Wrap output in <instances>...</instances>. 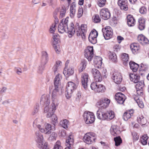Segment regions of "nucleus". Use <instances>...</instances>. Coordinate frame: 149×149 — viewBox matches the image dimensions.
<instances>
[{
  "mask_svg": "<svg viewBox=\"0 0 149 149\" xmlns=\"http://www.w3.org/2000/svg\"><path fill=\"white\" fill-rule=\"evenodd\" d=\"M69 18L67 17L64 19H63L61 20L58 26V32L61 33L64 32H67L69 34V37L71 38L76 31L78 36L81 37L83 39H85L84 33L86 31V25L82 24L80 27L79 24L77 23L74 27L73 23L71 22L68 27V23Z\"/></svg>",
  "mask_w": 149,
  "mask_h": 149,
  "instance_id": "nucleus-1",
  "label": "nucleus"
},
{
  "mask_svg": "<svg viewBox=\"0 0 149 149\" xmlns=\"http://www.w3.org/2000/svg\"><path fill=\"white\" fill-rule=\"evenodd\" d=\"M52 104L51 105L52 108L48 107L50 102V98L46 96L42 95L41 97L40 102V103L45 106L44 109V112L46 113L48 112L49 111H54L55 110L56 105L58 104V96L55 95V97H53V94L52 95Z\"/></svg>",
  "mask_w": 149,
  "mask_h": 149,
  "instance_id": "nucleus-2",
  "label": "nucleus"
},
{
  "mask_svg": "<svg viewBox=\"0 0 149 149\" xmlns=\"http://www.w3.org/2000/svg\"><path fill=\"white\" fill-rule=\"evenodd\" d=\"M60 81L59 74H58L56 75L54 79V87L51 86L49 87L50 91L53 90L52 94L53 97H55V95L59 96L62 94V90L59 87Z\"/></svg>",
  "mask_w": 149,
  "mask_h": 149,
  "instance_id": "nucleus-3",
  "label": "nucleus"
},
{
  "mask_svg": "<svg viewBox=\"0 0 149 149\" xmlns=\"http://www.w3.org/2000/svg\"><path fill=\"white\" fill-rule=\"evenodd\" d=\"M35 140L37 147L40 149H48V143L45 142L42 134L39 131L35 132Z\"/></svg>",
  "mask_w": 149,
  "mask_h": 149,
  "instance_id": "nucleus-4",
  "label": "nucleus"
},
{
  "mask_svg": "<svg viewBox=\"0 0 149 149\" xmlns=\"http://www.w3.org/2000/svg\"><path fill=\"white\" fill-rule=\"evenodd\" d=\"M97 116L98 119L100 120H110L114 117V112L112 111H107L104 113L101 112L99 110L97 112Z\"/></svg>",
  "mask_w": 149,
  "mask_h": 149,
  "instance_id": "nucleus-5",
  "label": "nucleus"
},
{
  "mask_svg": "<svg viewBox=\"0 0 149 149\" xmlns=\"http://www.w3.org/2000/svg\"><path fill=\"white\" fill-rule=\"evenodd\" d=\"M77 86L74 83L70 81L68 83L66 88L65 96L67 98L70 97L71 94L76 89Z\"/></svg>",
  "mask_w": 149,
  "mask_h": 149,
  "instance_id": "nucleus-6",
  "label": "nucleus"
},
{
  "mask_svg": "<svg viewBox=\"0 0 149 149\" xmlns=\"http://www.w3.org/2000/svg\"><path fill=\"white\" fill-rule=\"evenodd\" d=\"M95 134L93 132H89L85 134L83 140L85 143L90 144L95 141L96 139Z\"/></svg>",
  "mask_w": 149,
  "mask_h": 149,
  "instance_id": "nucleus-7",
  "label": "nucleus"
},
{
  "mask_svg": "<svg viewBox=\"0 0 149 149\" xmlns=\"http://www.w3.org/2000/svg\"><path fill=\"white\" fill-rule=\"evenodd\" d=\"M83 117L87 124H91L95 120V116L93 113L89 111H85L83 114Z\"/></svg>",
  "mask_w": 149,
  "mask_h": 149,
  "instance_id": "nucleus-8",
  "label": "nucleus"
},
{
  "mask_svg": "<svg viewBox=\"0 0 149 149\" xmlns=\"http://www.w3.org/2000/svg\"><path fill=\"white\" fill-rule=\"evenodd\" d=\"M91 89L98 93H103L106 90L105 87L102 84L98 85L96 82H92L91 85Z\"/></svg>",
  "mask_w": 149,
  "mask_h": 149,
  "instance_id": "nucleus-9",
  "label": "nucleus"
},
{
  "mask_svg": "<svg viewBox=\"0 0 149 149\" xmlns=\"http://www.w3.org/2000/svg\"><path fill=\"white\" fill-rule=\"evenodd\" d=\"M111 74V78L114 82L117 84H120L122 80V77L120 73L116 71L113 72Z\"/></svg>",
  "mask_w": 149,
  "mask_h": 149,
  "instance_id": "nucleus-10",
  "label": "nucleus"
},
{
  "mask_svg": "<svg viewBox=\"0 0 149 149\" xmlns=\"http://www.w3.org/2000/svg\"><path fill=\"white\" fill-rule=\"evenodd\" d=\"M103 36L105 40H109L111 38L113 35L112 29L109 26H107L105 28L102 29Z\"/></svg>",
  "mask_w": 149,
  "mask_h": 149,
  "instance_id": "nucleus-11",
  "label": "nucleus"
},
{
  "mask_svg": "<svg viewBox=\"0 0 149 149\" xmlns=\"http://www.w3.org/2000/svg\"><path fill=\"white\" fill-rule=\"evenodd\" d=\"M85 51L84 55L89 61H91L94 56L93 47L89 46Z\"/></svg>",
  "mask_w": 149,
  "mask_h": 149,
  "instance_id": "nucleus-12",
  "label": "nucleus"
},
{
  "mask_svg": "<svg viewBox=\"0 0 149 149\" xmlns=\"http://www.w3.org/2000/svg\"><path fill=\"white\" fill-rule=\"evenodd\" d=\"M91 72L96 82H100L102 81V77L98 70L96 68H93L91 70Z\"/></svg>",
  "mask_w": 149,
  "mask_h": 149,
  "instance_id": "nucleus-13",
  "label": "nucleus"
},
{
  "mask_svg": "<svg viewBox=\"0 0 149 149\" xmlns=\"http://www.w3.org/2000/svg\"><path fill=\"white\" fill-rule=\"evenodd\" d=\"M115 98L117 103L120 104H123L125 99V95L120 92L116 94Z\"/></svg>",
  "mask_w": 149,
  "mask_h": 149,
  "instance_id": "nucleus-14",
  "label": "nucleus"
},
{
  "mask_svg": "<svg viewBox=\"0 0 149 149\" xmlns=\"http://www.w3.org/2000/svg\"><path fill=\"white\" fill-rule=\"evenodd\" d=\"M101 17L103 19L107 20L110 17V13L107 8L102 9L100 12Z\"/></svg>",
  "mask_w": 149,
  "mask_h": 149,
  "instance_id": "nucleus-15",
  "label": "nucleus"
},
{
  "mask_svg": "<svg viewBox=\"0 0 149 149\" xmlns=\"http://www.w3.org/2000/svg\"><path fill=\"white\" fill-rule=\"evenodd\" d=\"M55 110L54 111H49L47 115V118L51 117L52 122V124L55 126L56 123H57V118L56 115L54 113Z\"/></svg>",
  "mask_w": 149,
  "mask_h": 149,
  "instance_id": "nucleus-16",
  "label": "nucleus"
},
{
  "mask_svg": "<svg viewBox=\"0 0 149 149\" xmlns=\"http://www.w3.org/2000/svg\"><path fill=\"white\" fill-rule=\"evenodd\" d=\"M118 4L121 10L125 11L127 10H128V3L127 0H119Z\"/></svg>",
  "mask_w": 149,
  "mask_h": 149,
  "instance_id": "nucleus-17",
  "label": "nucleus"
},
{
  "mask_svg": "<svg viewBox=\"0 0 149 149\" xmlns=\"http://www.w3.org/2000/svg\"><path fill=\"white\" fill-rule=\"evenodd\" d=\"M88 79V75L86 73H83L81 75V83L83 87L86 89L87 86V82Z\"/></svg>",
  "mask_w": 149,
  "mask_h": 149,
  "instance_id": "nucleus-18",
  "label": "nucleus"
},
{
  "mask_svg": "<svg viewBox=\"0 0 149 149\" xmlns=\"http://www.w3.org/2000/svg\"><path fill=\"white\" fill-rule=\"evenodd\" d=\"M110 131L111 134L114 136H117L120 133L119 127L115 125L111 126Z\"/></svg>",
  "mask_w": 149,
  "mask_h": 149,
  "instance_id": "nucleus-19",
  "label": "nucleus"
},
{
  "mask_svg": "<svg viewBox=\"0 0 149 149\" xmlns=\"http://www.w3.org/2000/svg\"><path fill=\"white\" fill-rule=\"evenodd\" d=\"M74 72V70L73 67H71L68 69L65 67L63 71V74L66 77H68L69 76L73 74Z\"/></svg>",
  "mask_w": 149,
  "mask_h": 149,
  "instance_id": "nucleus-20",
  "label": "nucleus"
},
{
  "mask_svg": "<svg viewBox=\"0 0 149 149\" xmlns=\"http://www.w3.org/2000/svg\"><path fill=\"white\" fill-rule=\"evenodd\" d=\"M74 139L73 136L70 135L68 139L66 140L65 146H67L65 149H71V145H72L73 143Z\"/></svg>",
  "mask_w": 149,
  "mask_h": 149,
  "instance_id": "nucleus-21",
  "label": "nucleus"
},
{
  "mask_svg": "<svg viewBox=\"0 0 149 149\" xmlns=\"http://www.w3.org/2000/svg\"><path fill=\"white\" fill-rule=\"evenodd\" d=\"M45 128L40 129V132L46 134H49L51 133L52 126L51 124L47 123L45 124Z\"/></svg>",
  "mask_w": 149,
  "mask_h": 149,
  "instance_id": "nucleus-22",
  "label": "nucleus"
},
{
  "mask_svg": "<svg viewBox=\"0 0 149 149\" xmlns=\"http://www.w3.org/2000/svg\"><path fill=\"white\" fill-rule=\"evenodd\" d=\"M49 61L48 55L47 53L45 51L42 52V60L41 63L42 65H45Z\"/></svg>",
  "mask_w": 149,
  "mask_h": 149,
  "instance_id": "nucleus-23",
  "label": "nucleus"
},
{
  "mask_svg": "<svg viewBox=\"0 0 149 149\" xmlns=\"http://www.w3.org/2000/svg\"><path fill=\"white\" fill-rule=\"evenodd\" d=\"M138 41L142 45L148 44L149 41L148 39L142 34L139 35L137 38Z\"/></svg>",
  "mask_w": 149,
  "mask_h": 149,
  "instance_id": "nucleus-24",
  "label": "nucleus"
},
{
  "mask_svg": "<svg viewBox=\"0 0 149 149\" xmlns=\"http://www.w3.org/2000/svg\"><path fill=\"white\" fill-rule=\"evenodd\" d=\"M134 112V110L133 109L127 111L124 113L123 116V118L124 120L125 121L127 120L132 116Z\"/></svg>",
  "mask_w": 149,
  "mask_h": 149,
  "instance_id": "nucleus-25",
  "label": "nucleus"
},
{
  "mask_svg": "<svg viewBox=\"0 0 149 149\" xmlns=\"http://www.w3.org/2000/svg\"><path fill=\"white\" fill-rule=\"evenodd\" d=\"M127 23L129 26H133L135 22V20L132 15H129L127 17Z\"/></svg>",
  "mask_w": 149,
  "mask_h": 149,
  "instance_id": "nucleus-26",
  "label": "nucleus"
},
{
  "mask_svg": "<svg viewBox=\"0 0 149 149\" xmlns=\"http://www.w3.org/2000/svg\"><path fill=\"white\" fill-rule=\"evenodd\" d=\"M129 77L131 81L135 83H136L139 81L140 76L137 74L130 73Z\"/></svg>",
  "mask_w": 149,
  "mask_h": 149,
  "instance_id": "nucleus-27",
  "label": "nucleus"
},
{
  "mask_svg": "<svg viewBox=\"0 0 149 149\" xmlns=\"http://www.w3.org/2000/svg\"><path fill=\"white\" fill-rule=\"evenodd\" d=\"M76 3L74 2H73L70 6V15L72 18H73L75 15L76 11Z\"/></svg>",
  "mask_w": 149,
  "mask_h": 149,
  "instance_id": "nucleus-28",
  "label": "nucleus"
},
{
  "mask_svg": "<svg viewBox=\"0 0 149 149\" xmlns=\"http://www.w3.org/2000/svg\"><path fill=\"white\" fill-rule=\"evenodd\" d=\"M102 58L100 56H96L95 57L94 59V63L97 65L98 68H100L101 67L102 64Z\"/></svg>",
  "mask_w": 149,
  "mask_h": 149,
  "instance_id": "nucleus-29",
  "label": "nucleus"
},
{
  "mask_svg": "<svg viewBox=\"0 0 149 149\" xmlns=\"http://www.w3.org/2000/svg\"><path fill=\"white\" fill-rule=\"evenodd\" d=\"M130 68L134 72H136L139 67V65L133 61H130L129 63Z\"/></svg>",
  "mask_w": 149,
  "mask_h": 149,
  "instance_id": "nucleus-30",
  "label": "nucleus"
},
{
  "mask_svg": "<svg viewBox=\"0 0 149 149\" xmlns=\"http://www.w3.org/2000/svg\"><path fill=\"white\" fill-rule=\"evenodd\" d=\"M145 19L142 18H140L138 20V28L140 30H143L145 28Z\"/></svg>",
  "mask_w": 149,
  "mask_h": 149,
  "instance_id": "nucleus-31",
  "label": "nucleus"
},
{
  "mask_svg": "<svg viewBox=\"0 0 149 149\" xmlns=\"http://www.w3.org/2000/svg\"><path fill=\"white\" fill-rule=\"evenodd\" d=\"M137 120L138 123L143 127L147 123L146 120L144 118L142 115L139 116L137 118Z\"/></svg>",
  "mask_w": 149,
  "mask_h": 149,
  "instance_id": "nucleus-32",
  "label": "nucleus"
},
{
  "mask_svg": "<svg viewBox=\"0 0 149 149\" xmlns=\"http://www.w3.org/2000/svg\"><path fill=\"white\" fill-rule=\"evenodd\" d=\"M96 105L99 109H104L107 107V104L105 103L102 100H100L97 102Z\"/></svg>",
  "mask_w": 149,
  "mask_h": 149,
  "instance_id": "nucleus-33",
  "label": "nucleus"
},
{
  "mask_svg": "<svg viewBox=\"0 0 149 149\" xmlns=\"http://www.w3.org/2000/svg\"><path fill=\"white\" fill-rule=\"evenodd\" d=\"M130 48L132 53L134 54L136 53L139 49L137 44L134 43L130 45Z\"/></svg>",
  "mask_w": 149,
  "mask_h": 149,
  "instance_id": "nucleus-34",
  "label": "nucleus"
},
{
  "mask_svg": "<svg viewBox=\"0 0 149 149\" xmlns=\"http://www.w3.org/2000/svg\"><path fill=\"white\" fill-rule=\"evenodd\" d=\"M62 64V63L60 61H56L55 64L52 68L53 70L55 73H56L57 70L60 68Z\"/></svg>",
  "mask_w": 149,
  "mask_h": 149,
  "instance_id": "nucleus-35",
  "label": "nucleus"
},
{
  "mask_svg": "<svg viewBox=\"0 0 149 149\" xmlns=\"http://www.w3.org/2000/svg\"><path fill=\"white\" fill-rule=\"evenodd\" d=\"M148 137L146 134L142 135L140 138V141L141 143L143 145H146L148 142Z\"/></svg>",
  "mask_w": 149,
  "mask_h": 149,
  "instance_id": "nucleus-36",
  "label": "nucleus"
},
{
  "mask_svg": "<svg viewBox=\"0 0 149 149\" xmlns=\"http://www.w3.org/2000/svg\"><path fill=\"white\" fill-rule=\"evenodd\" d=\"M87 64V61L84 59L82 60L80 64V67L79 68V72H82L85 69Z\"/></svg>",
  "mask_w": 149,
  "mask_h": 149,
  "instance_id": "nucleus-37",
  "label": "nucleus"
},
{
  "mask_svg": "<svg viewBox=\"0 0 149 149\" xmlns=\"http://www.w3.org/2000/svg\"><path fill=\"white\" fill-rule=\"evenodd\" d=\"M60 15L59 16V18H62L64 17L65 15L66 12V9L65 7L64 6H63L61 9L60 10Z\"/></svg>",
  "mask_w": 149,
  "mask_h": 149,
  "instance_id": "nucleus-38",
  "label": "nucleus"
},
{
  "mask_svg": "<svg viewBox=\"0 0 149 149\" xmlns=\"http://www.w3.org/2000/svg\"><path fill=\"white\" fill-rule=\"evenodd\" d=\"M129 58L128 54L125 53L123 54L122 59L124 64H126V63L128 61Z\"/></svg>",
  "mask_w": 149,
  "mask_h": 149,
  "instance_id": "nucleus-39",
  "label": "nucleus"
},
{
  "mask_svg": "<svg viewBox=\"0 0 149 149\" xmlns=\"http://www.w3.org/2000/svg\"><path fill=\"white\" fill-rule=\"evenodd\" d=\"M115 145L116 146L120 145L122 142V140L120 136H116L114 138Z\"/></svg>",
  "mask_w": 149,
  "mask_h": 149,
  "instance_id": "nucleus-40",
  "label": "nucleus"
},
{
  "mask_svg": "<svg viewBox=\"0 0 149 149\" xmlns=\"http://www.w3.org/2000/svg\"><path fill=\"white\" fill-rule=\"evenodd\" d=\"M109 59L113 62H116L117 61V58L115 53H112L109 56Z\"/></svg>",
  "mask_w": 149,
  "mask_h": 149,
  "instance_id": "nucleus-41",
  "label": "nucleus"
},
{
  "mask_svg": "<svg viewBox=\"0 0 149 149\" xmlns=\"http://www.w3.org/2000/svg\"><path fill=\"white\" fill-rule=\"evenodd\" d=\"M68 121L66 119L61 120L60 123V125L64 128L66 129L68 127Z\"/></svg>",
  "mask_w": 149,
  "mask_h": 149,
  "instance_id": "nucleus-42",
  "label": "nucleus"
},
{
  "mask_svg": "<svg viewBox=\"0 0 149 149\" xmlns=\"http://www.w3.org/2000/svg\"><path fill=\"white\" fill-rule=\"evenodd\" d=\"M137 84L135 85L136 89H140L143 88L144 86V84L143 81H138L136 83Z\"/></svg>",
  "mask_w": 149,
  "mask_h": 149,
  "instance_id": "nucleus-43",
  "label": "nucleus"
},
{
  "mask_svg": "<svg viewBox=\"0 0 149 149\" xmlns=\"http://www.w3.org/2000/svg\"><path fill=\"white\" fill-rule=\"evenodd\" d=\"M39 108V104L38 103H36L34 106L33 110L32 112V115H34L36 114L38 111Z\"/></svg>",
  "mask_w": 149,
  "mask_h": 149,
  "instance_id": "nucleus-44",
  "label": "nucleus"
},
{
  "mask_svg": "<svg viewBox=\"0 0 149 149\" xmlns=\"http://www.w3.org/2000/svg\"><path fill=\"white\" fill-rule=\"evenodd\" d=\"M58 34H54L53 35V38L54 40L53 42V44L54 45H55L58 43Z\"/></svg>",
  "mask_w": 149,
  "mask_h": 149,
  "instance_id": "nucleus-45",
  "label": "nucleus"
},
{
  "mask_svg": "<svg viewBox=\"0 0 149 149\" xmlns=\"http://www.w3.org/2000/svg\"><path fill=\"white\" fill-rule=\"evenodd\" d=\"M38 120L37 119H35L33 122V126L34 127H37L40 131V129H43L41 127V125L38 124Z\"/></svg>",
  "mask_w": 149,
  "mask_h": 149,
  "instance_id": "nucleus-46",
  "label": "nucleus"
},
{
  "mask_svg": "<svg viewBox=\"0 0 149 149\" xmlns=\"http://www.w3.org/2000/svg\"><path fill=\"white\" fill-rule=\"evenodd\" d=\"M135 99L136 101V103L138 104V105L140 108H142L144 107V104L143 103L142 101H141L140 100L139 98L137 99V97H136Z\"/></svg>",
  "mask_w": 149,
  "mask_h": 149,
  "instance_id": "nucleus-47",
  "label": "nucleus"
},
{
  "mask_svg": "<svg viewBox=\"0 0 149 149\" xmlns=\"http://www.w3.org/2000/svg\"><path fill=\"white\" fill-rule=\"evenodd\" d=\"M53 149H63V147L61 146V143L59 141H57Z\"/></svg>",
  "mask_w": 149,
  "mask_h": 149,
  "instance_id": "nucleus-48",
  "label": "nucleus"
},
{
  "mask_svg": "<svg viewBox=\"0 0 149 149\" xmlns=\"http://www.w3.org/2000/svg\"><path fill=\"white\" fill-rule=\"evenodd\" d=\"M106 1V0H98L97 4L99 7H102L105 6Z\"/></svg>",
  "mask_w": 149,
  "mask_h": 149,
  "instance_id": "nucleus-49",
  "label": "nucleus"
},
{
  "mask_svg": "<svg viewBox=\"0 0 149 149\" xmlns=\"http://www.w3.org/2000/svg\"><path fill=\"white\" fill-rule=\"evenodd\" d=\"M94 22L95 23H97L100 22L101 21V19L100 18L98 15H95L94 17H93Z\"/></svg>",
  "mask_w": 149,
  "mask_h": 149,
  "instance_id": "nucleus-50",
  "label": "nucleus"
},
{
  "mask_svg": "<svg viewBox=\"0 0 149 149\" xmlns=\"http://www.w3.org/2000/svg\"><path fill=\"white\" fill-rule=\"evenodd\" d=\"M88 38L89 42L93 44H95L97 42L96 38L89 36Z\"/></svg>",
  "mask_w": 149,
  "mask_h": 149,
  "instance_id": "nucleus-51",
  "label": "nucleus"
},
{
  "mask_svg": "<svg viewBox=\"0 0 149 149\" xmlns=\"http://www.w3.org/2000/svg\"><path fill=\"white\" fill-rule=\"evenodd\" d=\"M98 35V33L95 30L94 31H92L90 33L89 36H92L93 37H95L97 38Z\"/></svg>",
  "mask_w": 149,
  "mask_h": 149,
  "instance_id": "nucleus-52",
  "label": "nucleus"
},
{
  "mask_svg": "<svg viewBox=\"0 0 149 149\" xmlns=\"http://www.w3.org/2000/svg\"><path fill=\"white\" fill-rule=\"evenodd\" d=\"M83 13V9L82 7H79V8L77 13L78 17L80 18L81 17Z\"/></svg>",
  "mask_w": 149,
  "mask_h": 149,
  "instance_id": "nucleus-53",
  "label": "nucleus"
},
{
  "mask_svg": "<svg viewBox=\"0 0 149 149\" xmlns=\"http://www.w3.org/2000/svg\"><path fill=\"white\" fill-rule=\"evenodd\" d=\"M140 13L141 14H146L147 12V9L144 6H142L139 10Z\"/></svg>",
  "mask_w": 149,
  "mask_h": 149,
  "instance_id": "nucleus-54",
  "label": "nucleus"
},
{
  "mask_svg": "<svg viewBox=\"0 0 149 149\" xmlns=\"http://www.w3.org/2000/svg\"><path fill=\"white\" fill-rule=\"evenodd\" d=\"M132 135L133 138L134 140L137 141L138 140L139 137L138 135H137V133L134 132H132Z\"/></svg>",
  "mask_w": 149,
  "mask_h": 149,
  "instance_id": "nucleus-55",
  "label": "nucleus"
},
{
  "mask_svg": "<svg viewBox=\"0 0 149 149\" xmlns=\"http://www.w3.org/2000/svg\"><path fill=\"white\" fill-rule=\"evenodd\" d=\"M45 65H42L41 63V65L39 67L38 71V72L39 73L41 74L42 73L43 70L45 68Z\"/></svg>",
  "mask_w": 149,
  "mask_h": 149,
  "instance_id": "nucleus-56",
  "label": "nucleus"
},
{
  "mask_svg": "<svg viewBox=\"0 0 149 149\" xmlns=\"http://www.w3.org/2000/svg\"><path fill=\"white\" fill-rule=\"evenodd\" d=\"M15 70L17 73L19 75L21 74V73H22L21 69L19 68H15Z\"/></svg>",
  "mask_w": 149,
  "mask_h": 149,
  "instance_id": "nucleus-57",
  "label": "nucleus"
},
{
  "mask_svg": "<svg viewBox=\"0 0 149 149\" xmlns=\"http://www.w3.org/2000/svg\"><path fill=\"white\" fill-rule=\"evenodd\" d=\"M142 89H136L137 94L139 96H141L143 94Z\"/></svg>",
  "mask_w": 149,
  "mask_h": 149,
  "instance_id": "nucleus-58",
  "label": "nucleus"
},
{
  "mask_svg": "<svg viewBox=\"0 0 149 149\" xmlns=\"http://www.w3.org/2000/svg\"><path fill=\"white\" fill-rule=\"evenodd\" d=\"M58 11V9L56 8L55 9L54 11V12L53 13V17H58L57 15Z\"/></svg>",
  "mask_w": 149,
  "mask_h": 149,
  "instance_id": "nucleus-59",
  "label": "nucleus"
},
{
  "mask_svg": "<svg viewBox=\"0 0 149 149\" xmlns=\"http://www.w3.org/2000/svg\"><path fill=\"white\" fill-rule=\"evenodd\" d=\"M102 100L107 104V107L110 102V100L107 98H104V99H102Z\"/></svg>",
  "mask_w": 149,
  "mask_h": 149,
  "instance_id": "nucleus-60",
  "label": "nucleus"
},
{
  "mask_svg": "<svg viewBox=\"0 0 149 149\" xmlns=\"http://www.w3.org/2000/svg\"><path fill=\"white\" fill-rule=\"evenodd\" d=\"M47 2L49 6H52L54 3V0H47Z\"/></svg>",
  "mask_w": 149,
  "mask_h": 149,
  "instance_id": "nucleus-61",
  "label": "nucleus"
},
{
  "mask_svg": "<svg viewBox=\"0 0 149 149\" xmlns=\"http://www.w3.org/2000/svg\"><path fill=\"white\" fill-rule=\"evenodd\" d=\"M66 134V131L64 130H62L61 133V136H64Z\"/></svg>",
  "mask_w": 149,
  "mask_h": 149,
  "instance_id": "nucleus-62",
  "label": "nucleus"
},
{
  "mask_svg": "<svg viewBox=\"0 0 149 149\" xmlns=\"http://www.w3.org/2000/svg\"><path fill=\"white\" fill-rule=\"evenodd\" d=\"M57 135V134L54 132H52V134L50 136V138H52V137H53V139H55V137H56Z\"/></svg>",
  "mask_w": 149,
  "mask_h": 149,
  "instance_id": "nucleus-63",
  "label": "nucleus"
},
{
  "mask_svg": "<svg viewBox=\"0 0 149 149\" xmlns=\"http://www.w3.org/2000/svg\"><path fill=\"white\" fill-rule=\"evenodd\" d=\"M6 90V87H3L2 89L0 90V93L1 94H2L3 93H4Z\"/></svg>",
  "mask_w": 149,
  "mask_h": 149,
  "instance_id": "nucleus-64",
  "label": "nucleus"
}]
</instances>
